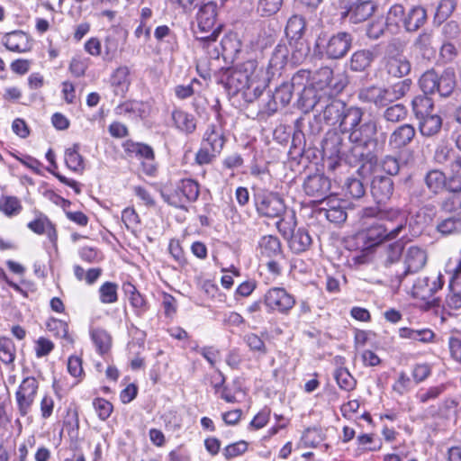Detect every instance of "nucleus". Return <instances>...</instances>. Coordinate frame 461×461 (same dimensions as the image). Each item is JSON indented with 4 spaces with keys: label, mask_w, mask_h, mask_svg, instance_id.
Segmentation results:
<instances>
[{
    "label": "nucleus",
    "mask_w": 461,
    "mask_h": 461,
    "mask_svg": "<svg viewBox=\"0 0 461 461\" xmlns=\"http://www.w3.org/2000/svg\"><path fill=\"white\" fill-rule=\"evenodd\" d=\"M358 216L359 237L368 248L397 239L408 223L406 213L397 208L366 207Z\"/></svg>",
    "instance_id": "nucleus-1"
},
{
    "label": "nucleus",
    "mask_w": 461,
    "mask_h": 461,
    "mask_svg": "<svg viewBox=\"0 0 461 461\" xmlns=\"http://www.w3.org/2000/svg\"><path fill=\"white\" fill-rule=\"evenodd\" d=\"M225 86L233 95L241 92L244 100L252 103L267 87V79L255 60H247L227 70Z\"/></svg>",
    "instance_id": "nucleus-2"
},
{
    "label": "nucleus",
    "mask_w": 461,
    "mask_h": 461,
    "mask_svg": "<svg viewBox=\"0 0 461 461\" xmlns=\"http://www.w3.org/2000/svg\"><path fill=\"white\" fill-rule=\"evenodd\" d=\"M378 131V123L374 119H368L359 125L357 129L351 131L349 140L354 143L350 150V163H361L363 166L375 161V156L371 150L365 151L370 145L377 146L375 139Z\"/></svg>",
    "instance_id": "nucleus-3"
},
{
    "label": "nucleus",
    "mask_w": 461,
    "mask_h": 461,
    "mask_svg": "<svg viewBox=\"0 0 461 461\" xmlns=\"http://www.w3.org/2000/svg\"><path fill=\"white\" fill-rule=\"evenodd\" d=\"M198 30L194 32L195 38L203 46L215 42L221 31L222 25L217 23V5L208 2L203 5L196 15Z\"/></svg>",
    "instance_id": "nucleus-4"
},
{
    "label": "nucleus",
    "mask_w": 461,
    "mask_h": 461,
    "mask_svg": "<svg viewBox=\"0 0 461 461\" xmlns=\"http://www.w3.org/2000/svg\"><path fill=\"white\" fill-rule=\"evenodd\" d=\"M253 202L260 217L274 219L286 212V206L280 194L267 189H258L253 194Z\"/></svg>",
    "instance_id": "nucleus-5"
},
{
    "label": "nucleus",
    "mask_w": 461,
    "mask_h": 461,
    "mask_svg": "<svg viewBox=\"0 0 461 461\" xmlns=\"http://www.w3.org/2000/svg\"><path fill=\"white\" fill-rule=\"evenodd\" d=\"M199 194L198 182L186 178L179 181L176 188L170 193H162V197L171 206L186 209L188 203L197 200Z\"/></svg>",
    "instance_id": "nucleus-6"
},
{
    "label": "nucleus",
    "mask_w": 461,
    "mask_h": 461,
    "mask_svg": "<svg viewBox=\"0 0 461 461\" xmlns=\"http://www.w3.org/2000/svg\"><path fill=\"white\" fill-rule=\"evenodd\" d=\"M310 76V71L299 70L294 75L288 84L292 86V88L299 95L305 107L319 110V107L322 108L323 105L321 98L315 100L317 98V92L312 87V85L309 84Z\"/></svg>",
    "instance_id": "nucleus-7"
},
{
    "label": "nucleus",
    "mask_w": 461,
    "mask_h": 461,
    "mask_svg": "<svg viewBox=\"0 0 461 461\" xmlns=\"http://www.w3.org/2000/svg\"><path fill=\"white\" fill-rule=\"evenodd\" d=\"M264 304L269 312L288 314L295 305V298L283 287H272L264 294Z\"/></svg>",
    "instance_id": "nucleus-8"
},
{
    "label": "nucleus",
    "mask_w": 461,
    "mask_h": 461,
    "mask_svg": "<svg viewBox=\"0 0 461 461\" xmlns=\"http://www.w3.org/2000/svg\"><path fill=\"white\" fill-rule=\"evenodd\" d=\"M342 17L351 23L366 21L375 11L376 5L371 0H345Z\"/></svg>",
    "instance_id": "nucleus-9"
},
{
    "label": "nucleus",
    "mask_w": 461,
    "mask_h": 461,
    "mask_svg": "<svg viewBox=\"0 0 461 461\" xmlns=\"http://www.w3.org/2000/svg\"><path fill=\"white\" fill-rule=\"evenodd\" d=\"M353 37L346 32H339L331 35L323 45L327 58L339 59L346 56L352 46Z\"/></svg>",
    "instance_id": "nucleus-10"
},
{
    "label": "nucleus",
    "mask_w": 461,
    "mask_h": 461,
    "mask_svg": "<svg viewBox=\"0 0 461 461\" xmlns=\"http://www.w3.org/2000/svg\"><path fill=\"white\" fill-rule=\"evenodd\" d=\"M313 79L314 82L312 85L318 95H332L344 88L342 83L335 82L333 70L329 67L321 68L316 72Z\"/></svg>",
    "instance_id": "nucleus-11"
},
{
    "label": "nucleus",
    "mask_w": 461,
    "mask_h": 461,
    "mask_svg": "<svg viewBox=\"0 0 461 461\" xmlns=\"http://www.w3.org/2000/svg\"><path fill=\"white\" fill-rule=\"evenodd\" d=\"M442 277L441 274L418 277L411 289L413 297L429 300L438 290L442 288L444 285Z\"/></svg>",
    "instance_id": "nucleus-12"
},
{
    "label": "nucleus",
    "mask_w": 461,
    "mask_h": 461,
    "mask_svg": "<svg viewBox=\"0 0 461 461\" xmlns=\"http://www.w3.org/2000/svg\"><path fill=\"white\" fill-rule=\"evenodd\" d=\"M331 95H317L315 100L321 98L322 108L319 107V110L313 109L317 113H321L324 122L329 125H335L340 122L343 113H345L346 104L338 99H330Z\"/></svg>",
    "instance_id": "nucleus-13"
},
{
    "label": "nucleus",
    "mask_w": 461,
    "mask_h": 461,
    "mask_svg": "<svg viewBox=\"0 0 461 461\" xmlns=\"http://www.w3.org/2000/svg\"><path fill=\"white\" fill-rule=\"evenodd\" d=\"M38 382L34 377H26L23 380L16 392L18 409L23 416L28 414L36 396Z\"/></svg>",
    "instance_id": "nucleus-14"
},
{
    "label": "nucleus",
    "mask_w": 461,
    "mask_h": 461,
    "mask_svg": "<svg viewBox=\"0 0 461 461\" xmlns=\"http://www.w3.org/2000/svg\"><path fill=\"white\" fill-rule=\"evenodd\" d=\"M2 44L12 52L24 53L32 49V42L27 33L15 30L1 34Z\"/></svg>",
    "instance_id": "nucleus-15"
},
{
    "label": "nucleus",
    "mask_w": 461,
    "mask_h": 461,
    "mask_svg": "<svg viewBox=\"0 0 461 461\" xmlns=\"http://www.w3.org/2000/svg\"><path fill=\"white\" fill-rule=\"evenodd\" d=\"M427 252L424 249L418 246H410L404 254V272L399 276V282H402V276L407 274H412L420 271L427 263Z\"/></svg>",
    "instance_id": "nucleus-16"
},
{
    "label": "nucleus",
    "mask_w": 461,
    "mask_h": 461,
    "mask_svg": "<svg viewBox=\"0 0 461 461\" xmlns=\"http://www.w3.org/2000/svg\"><path fill=\"white\" fill-rule=\"evenodd\" d=\"M303 188L307 195L321 201L328 195L330 183L323 175H313L306 178Z\"/></svg>",
    "instance_id": "nucleus-17"
},
{
    "label": "nucleus",
    "mask_w": 461,
    "mask_h": 461,
    "mask_svg": "<svg viewBox=\"0 0 461 461\" xmlns=\"http://www.w3.org/2000/svg\"><path fill=\"white\" fill-rule=\"evenodd\" d=\"M125 150L131 157L146 159L148 163H143L144 171L148 175H153L156 167L149 163L154 160V151L150 146L139 142H128L125 145Z\"/></svg>",
    "instance_id": "nucleus-18"
},
{
    "label": "nucleus",
    "mask_w": 461,
    "mask_h": 461,
    "mask_svg": "<svg viewBox=\"0 0 461 461\" xmlns=\"http://www.w3.org/2000/svg\"><path fill=\"white\" fill-rule=\"evenodd\" d=\"M371 194L377 203L387 202L393 194V181L389 176H375L371 182Z\"/></svg>",
    "instance_id": "nucleus-19"
},
{
    "label": "nucleus",
    "mask_w": 461,
    "mask_h": 461,
    "mask_svg": "<svg viewBox=\"0 0 461 461\" xmlns=\"http://www.w3.org/2000/svg\"><path fill=\"white\" fill-rule=\"evenodd\" d=\"M360 101L374 104L376 107H384L390 104L386 88L371 86L362 88L358 93Z\"/></svg>",
    "instance_id": "nucleus-20"
},
{
    "label": "nucleus",
    "mask_w": 461,
    "mask_h": 461,
    "mask_svg": "<svg viewBox=\"0 0 461 461\" xmlns=\"http://www.w3.org/2000/svg\"><path fill=\"white\" fill-rule=\"evenodd\" d=\"M122 288L136 316L142 317L149 308L147 300L131 282L124 283Z\"/></svg>",
    "instance_id": "nucleus-21"
},
{
    "label": "nucleus",
    "mask_w": 461,
    "mask_h": 461,
    "mask_svg": "<svg viewBox=\"0 0 461 461\" xmlns=\"http://www.w3.org/2000/svg\"><path fill=\"white\" fill-rule=\"evenodd\" d=\"M427 22V11L420 5L412 6L406 14L403 28L408 32H417Z\"/></svg>",
    "instance_id": "nucleus-22"
},
{
    "label": "nucleus",
    "mask_w": 461,
    "mask_h": 461,
    "mask_svg": "<svg viewBox=\"0 0 461 461\" xmlns=\"http://www.w3.org/2000/svg\"><path fill=\"white\" fill-rule=\"evenodd\" d=\"M294 93L295 92L292 88V86H289L288 82L282 83L276 88L272 95V101L267 103V111L269 113H275L278 109V104L282 107L287 105L290 103Z\"/></svg>",
    "instance_id": "nucleus-23"
},
{
    "label": "nucleus",
    "mask_w": 461,
    "mask_h": 461,
    "mask_svg": "<svg viewBox=\"0 0 461 461\" xmlns=\"http://www.w3.org/2000/svg\"><path fill=\"white\" fill-rule=\"evenodd\" d=\"M376 56L374 49L358 50L351 55L349 68L353 71H364L371 66Z\"/></svg>",
    "instance_id": "nucleus-24"
},
{
    "label": "nucleus",
    "mask_w": 461,
    "mask_h": 461,
    "mask_svg": "<svg viewBox=\"0 0 461 461\" xmlns=\"http://www.w3.org/2000/svg\"><path fill=\"white\" fill-rule=\"evenodd\" d=\"M415 136V129L411 124H403L395 129L389 138V145L393 149L407 146Z\"/></svg>",
    "instance_id": "nucleus-25"
},
{
    "label": "nucleus",
    "mask_w": 461,
    "mask_h": 461,
    "mask_svg": "<svg viewBox=\"0 0 461 461\" xmlns=\"http://www.w3.org/2000/svg\"><path fill=\"white\" fill-rule=\"evenodd\" d=\"M364 112L361 108L355 106L346 107L339 122L341 131L351 134V131L359 127Z\"/></svg>",
    "instance_id": "nucleus-26"
},
{
    "label": "nucleus",
    "mask_w": 461,
    "mask_h": 461,
    "mask_svg": "<svg viewBox=\"0 0 461 461\" xmlns=\"http://www.w3.org/2000/svg\"><path fill=\"white\" fill-rule=\"evenodd\" d=\"M399 337L401 339H411L421 343H429L433 340L435 333L429 328H411L402 327L399 329Z\"/></svg>",
    "instance_id": "nucleus-27"
},
{
    "label": "nucleus",
    "mask_w": 461,
    "mask_h": 461,
    "mask_svg": "<svg viewBox=\"0 0 461 461\" xmlns=\"http://www.w3.org/2000/svg\"><path fill=\"white\" fill-rule=\"evenodd\" d=\"M328 208H322L320 212V214H323V216L330 222L333 223H342L347 220L348 214L346 212V208L341 202L337 200H329Z\"/></svg>",
    "instance_id": "nucleus-28"
},
{
    "label": "nucleus",
    "mask_w": 461,
    "mask_h": 461,
    "mask_svg": "<svg viewBox=\"0 0 461 461\" xmlns=\"http://www.w3.org/2000/svg\"><path fill=\"white\" fill-rule=\"evenodd\" d=\"M384 68L388 75L402 77L411 72V65L406 56L384 60Z\"/></svg>",
    "instance_id": "nucleus-29"
},
{
    "label": "nucleus",
    "mask_w": 461,
    "mask_h": 461,
    "mask_svg": "<svg viewBox=\"0 0 461 461\" xmlns=\"http://www.w3.org/2000/svg\"><path fill=\"white\" fill-rule=\"evenodd\" d=\"M290 49L286 43H278L269 60V68L276 71L281 70L287 63H290Z\"/></svg>",
    "instance_id": "nucleus-30"
},
{
    "label": "nucleus",
    "mask_w": 461,
    "mask_h": 461,
    "mask_svg": "<svg viewBox=\"0 0 461 461\" xmlns=\"http://www.w3.org/2000/svg\"><path fill=\"white\" fill-rule=\"evenodd\" d=\"M288 47L290 49V63L292 65L301 64L308 56L310 47L303 39L291 40Z\"/></svg>",
    "instance_id": "nucleus-31"
},
{
    "label": "nucleus",
    "mask_w": 461,
    "mask_h": 461,
    "mask_svg": "<svg viewBox=\"0 0 461 461\" xmlns=\"http://www.w3.org/2000/svg\"><path fill=\"white\" fill-rule=\"evenodd\" d=\"M203 144L214 152L220 153L224 145V137L221 128L210 125L204 133Z\"/></svg>",
    "instance_id": "nucleus-32"
},
{
    "label": "nucleus",
    "mask_w": 461,
    "mask_h": 461,
    "mask_svg": "<svg viewBox=\"0 0 461 461\" xmlns=\"http://www.w3.org/2000/svg\"><path fill=\"white\" fill-rule=\"evenodd\" d=\"M405 14L404 7L400 4L393 5L389 8L385 21L390 32H397L400 28V24H404Z\"/></svg>",
    "instance_id": "nucleus-33"
},
{
    "label": "nucleus",
    "mask_w": 461,
    "mask_h": 461,
    "mask_svg": "<svg viewBox=\"0 0 461 461\" xmlns=\"http://www.w3.org/2000/svg\"><path fill=\"white\" fill-rule=\"evenodd\" d=\"M259 251L262 257L272 258L281 254V243L277 237L273 235L264 236L260 239Z\"/></svg>",
    "instance_id": "nucleus-34"
},
{
    "label": "nucleus",
    "mask_w": 461,
    "mask_h": 461,
    "mask_svg": "<svg viewBox=\"0 0 461 461\" xmlns=\"http://www.w3.org/2000/svg\"><path fill=\"white\" fill-rule=\"evenodd\" d=\"M172 120L176 127L183 132L192 133L196 129L194 117L183 110H174L172 112Z\"/></svg>",
    "instance_id": "nucleus-35"
},
{
    "label": "nucleus",
    "mask_w": 461,
    "mask_h": 461,
    "mask_svg": "<svg viewBox=\"0 0 461 461\" xmlns=\"http://www.w3.org/2000/svg\"><path fill=\"white\" fill-rule=\"evenodd\" d=\"M288 240L290 249L296 254L304 252L312 245V238L304 229H298Z\"/></svg>",
    "instance_id": "nucleus-36"
},
{
    "label": "nucleus",
    "mask_w": 461,
    "mask_h": 461,
    "mask_svg": "<svg viewBox=\"0 0 461 461\" xmlns=\"http://www.w3.org/2000/svg\"><path fill=\"white\" fill-rule=\"evenodd\" d=\"M413 47L419 50L424 58L432 56L435 53L432 32L429 31L420 32L414 40Z\"/></svg>",
    "instance_id": "nucleus-37"
},
{
    "label": "nucleus",
    "mask_w": 461,
    "mask_h": 461,
    "mask_svg": "<svg viewBox=\"0 0 461 461\" xmlns=\"http://www.w3.org/2000/svg\"><path fill=\"white\" fill-rule=\"evenodd\" d=\"M442 126V119L438 114H427L420 122V131L423 136L430 137L437 134Z\"/></svg>",
    "instance_id": "nucleus-38"
},
{
    "label": "nucleus",
    "mask_w": 461,
    "mask_h": 461,
    "mask_svg": "<svg viewBox=\"0 0 461 461\" xmlns=\"http://www.w3.org/2000/svg\"><path fill=\"white\" fill-rule=\"evenodd\" d=\"M437 90L440 96H449L456 87V77L454 72L445 70L440 76L438 75Z\"/></svg>",
    "instance_id": "nucleus-39"
},
{
    "label": "nucleus",
    "mask_w": 461,
    "mask_h": 461,
    "mask_svg": "<svg viewBox=\"0 0 461 461\" xmlns=\"http://www.w3.org/2000/svg\"><path fill=\"white\" fill-rule=\"evenodd\" d=\"M90 336L100 354H104L110 349L112 338L105 330L102 328H93L90 330Z\"/></svg>",
    "instance_id": "nucleus-40"
},
{
    "label": "nucleus",
    "mask_w": 461,
    "mask_h": 461,
    "mask_svg": "<svg viewBox=\"0 0 461 461\" xmlns=\"http://www.w3.org/2000/svg\"><path fill=\"white\" fill-rule=\"evenodd\" d=\"M448 288L449 292L446 297L445 305L454 310L461 308V281L452 276Z\"/></svg>",
    "instance_id": "nucleus-41"
},
{
    "label": "nucleus",
    "mask_w": 461,
    "mask_h": 461,
    "mask_svg": "<svg viewBox=\"0 0 461 461\" xmlns=\"http://www.w3.org/2000/svg\"><path fill=\"white\" fill-rule=\"evenodd\" d=\"M425 183L427 187L432 193L438 194L445 189L447 177L443 172L434 169L427 173L425 176Z\"/></svg>",
    "instance_id": "nucleus-42"
},
{
    "label": "nucleus",
    "mask_w": 461,
    "mask_h": 461,
    "mask_svg": "<svg viewBox=\"0 0 461 461\" xmlns=\"http://www.w3.org/2000/svg\"><path fill=\"white\" fill-rule=\"evenodd\" d=\"M65 162L67 167L75 171L81 172L84 169V161L79 154V144H74L72 148H68L65 151Z\"/></svg>",
    "instance_id": "nucleus-43"
},
{
    "label": "nucleus",
    "mask_w": 461,
    "mask_h": 461,
    "mask_svg": "<svg viewBox=\"0 0 461 461\" xmlns=\"http://www.w3.org/2000/svg\"><path fill=\"white\" fill-rule=\"evenodd\" d=\"M28 228L37 234L46 233L50 241H55L57 239L56 230L47 218L40 217L29 222Z\"/></svg>",
    "instance_id": "nucleus-44"
},
{
    "label": "nucleus",
    "mask_w": 461,
    "mask_h": 461,
    "mask_svg": "<svg viewBox=\"0 0 461 461\" xmlns=\"http://www.w3.org/2000/svg\"><path fill=\"white\" fill-rule=\"evenodd\" d=\"M305 30V20L302 15L294 14L287 22L285 33L291 40L302 39Z\"/></svg>",
    "instance_id": "nucleus-45"
},
{
    "label": "nucleus",
    "mask_w": 461,
    "mask_h": 461,
    "mask_svg": "<svg viewBox=\"0 0 461 461\" xmlns=\"http://www.w3.org/2000/svg\"><path fill=\"white\" fill-rule=\"evenodd\" d=\"M20 200L15 196L2 195L0 197V211L8 217L19 214L22 211Z\"/></svg>",
    "instance_id": "nucleus-46"
},
{
    "label": "nucleus",
    "mask_w": 461,
    "mask_h": 461,
    "mask_svg": "<svg viewBox=\"0 0 461 461\" xmlns=\"http://www.w3.org/2000/svg\"><path fill=\"white\" fill-rule=\"evenodd\" d=\"M406 42L400 38H393L384 47V60L396 59L404 56Z\"/></svg>",
    "instance_id": "nucleus-47"
},
{
    "label": "nucleus",
    "mask_w": 461,
    "mask_h": 461,
    "mask_svg": "<svg viewBox=\"0 0 461 461\" xmlns=\"http://www.w3.org/2000/svg\"><path fill=\"white\" fill-rule=\"evenodd\" d=\"M276 221V228L285 239H289L294 233L296 227V219L294 212L289 214L284 213Z\"/></svg>",
    "instance_id": "nucleus-48"
},
{
    "label": "nucleus",
    "mask_w": 461,
    "mask_h": 461,
    "mask_svg": "<svg viewBox=\"0 0 461 461\" xmlns=\"http://www.w3.org/2000/svg\"><path fill=\"white\" fill-rule=\"evenodd\" d=\"M447 390L446 384H440L435 386H430L427 389H420L416 398L421 403H427L430 401L438 399Z\"/></svg>",
    "instance_id": "nucleus-49"
},
{
    "label": "nucleus",
    "mask_w": 461,
    "mask_h": 461,
    "mask_svg": "<svg viewBox=\"0 0 461 461\" xmlns=\"http://www.w3.org/2000/svg\"><path fill=\"white\" fill-rule=\"evenodd\" d=\"M47 329L54 336L65 339L68 342H72V339L68 335V325L66 321L58 319H50L47 322Z\"/></svg>",
    "instance_id": "nucleus-50"
},
{
    "label": "nucleus",
    "mask_w": 461,
    "mask_h": 461,
    "mask_svg": "<svg viewBox=\"0 0 461 461\" xmlns=\"http://www.w3.org/2000/svg\"><path fill=\"white\" fill-rule=\"evenodd\" d=\"M118 285L115 283L105 282L99 288L100 301L103 303H113L118 300Z\"/></svg>",
    "instance_id": "nucleus-51"
},
{
    "label": "nucleus",
    "mask_w": 461,
    "mask_h": 461,
    "mask_svg": "<svg viewBox=\"0 0 461 461\" xmlns=\"http://www.w3.org/2000/svg\"><path fill=\"white\" fill-rule=\"evenodd\" d=\"M437 80L438 74L434 70H428L420 77L419 85L424 94H434L437 90Z\"/></svg>",
    "instance_id": "nucleus-52"
},
{
    "label": "nucleus",
    "mask_w": 461,
    "mask_h": 461,
    "mask_svg": "<svg viewBox=\"0 0 461 461\" xmlns=\"http://www.w3.org/2000/svg\"><path fill=\"white\" fill-rule=\"evenodd\" d=\"M411 84V79H404L391 86L390 87H387L386 92L390 103H393L405 95L406 93L410 90Z\"/></svg>",
    "instance_id": "nucleus-53"
},
{
    "label": "nucleus",
    "mask_w": 461,
    "mask_h": 461,
    "mask_svg": "<svg viewBox=\"0 0 461 461\" xmlns=\"http://www.w3.org/2000/svg\"><path fill=\"white\" fill-rule=\"evenodd\" d=\"M335 379L337 381L338 385L345 391H351L356 386L355 378L346 368H339L338 370H336Z\"/></svg>",
    "instance_id": "nucleus-54"
},
{
    "label": "nucleus",
    "mask_w": 461,
    "mask_h": 461,
    "mask_svg": "<svg viewBox=\"0 0 461 461\" xmlns=\"http://www.w3.org/2000/svg\"><path fill=\"white\" fill-rule=\"evenodd\" d=\"M388 31L387 23L383 18L373 20L366 28V35L369 39L377 40Z\"/></svg>",
    "instance_id": "nucleus-55"
},
{
    "label": "nucleus",
    "mask_w": 461,
    "mask_h": 461,
    "mask_svg": "<svg viewBox=\"0 0 461 461\" xmlns=\"http://www.w3.org/2000/svg\"><path fill=\"white\" fill-rule=\"evenodd\" d=\"M283 5V0H258L257 11L262 16H269L276 14Z\"/></svg>",
    "instance_id": "nucleus-56"
},
{
    "label": "nucleus",
    "mask_w": 461,
    "mask_h": 461,
    "mask_svg": "<svg viewBox=\"0 0 461 461\" xmlns=\"http://www.w3.org/2000/svg\"><path fill=\"white\" fill-rule=\"evenodd\" d=\"M346 195L355 199L363 197L366 194V188L362 181L357 178H348L345 184Z\"/></svg>",
    "instance_id": "nucleus-57"
},
{
    "label": "nucleus",
    "mask_w": 461,
    "mask_h": 461,
    "mask_svg": "<svg viewBox=\"0 0 461 461\" xmlns=\"http://www.w3.org/2000/svg\"><path fill=\"white\" fill-rule=\"evenodd\" d=\"M407 116V109L404 105L397 104L389 106L384 113V118L387 122H398Z\"/></svg>",
    "instance_id": "nucleus-58"
},
{
    "label": "nucleus",
    "mask_w": 461,
    "mask_h": 461,
    "mask_svg": "<svg viewBox=\"0 0 461 461\" xmlns=\"http://www.w3.org/2000/svg\"><path fill=\"white\" fill-rule=\"evenodd\" d=\"M14 345L10 339H0V359L5 364H11L14 360Z\"/></svg>",
    "instance_id": "nucleus-59"
},
{
    "label": "nucleus",
    "mask_w": 461,
    "mask_h": 461,
    "mask_svg": "<svg viewBox=\"0 0 461 461\" xmlns=\"http://www.w3.org/2000/svg\"><path fill=\"white\" fill-rule=\"evenodd\" d=\"M457 5L456 0H441L435 14V20L438 23L445 21L453 13Z\"/></svg>",
    "instance_id": "nucleus-60"
},
{
    "label": "nucleus",
    "mask_w": 461,
    "mask_h": 461,
    "mask_svg": "<svg viewBox=\"0 0 461 461\" xmlns=\"http://www.w3.org/2000/svg\"><path fill=\"white\" fill-rule=\"evenodd\" d=\"M437 230L444 235L454 233L461 230V221L455 217L446 218L438 223Z\"/></svg>",
    "instance_id": "nucleus-61"
},
{
    "label": "nucleus",
    "mask_w": 461,
    "mask_h": 461,
    "mask_svg": "<svg viewBox=\"0 0 461 461\" xmlns=\"http://www.w3.org/2000/svg\"><path fill=\"white\" fill-rule=\"evenodd\" d=\"M247 450L248 443L245 440H240L225 447L222 455L229 460L243 455Z\"/></svg>",
    "instance_id": "nucleus-62"
},
{
    "label": "nucleus",
    "mask_w": 461,
    "mask_h": 461,
    "mask_svg": "<svg viewBox=\"0 0 461 461\" xmlns=\"http://www.w3.org/2000/svg\"><path fill=\"white\" fill-rule=\"evenodd\" d=\"M402 244L399 241L390 244L385 252V258L384 264L385 267H389L393 263L397 262L402 254Z\"/></svg>",
    "instance_id": "nucleus-63"
},
{
    "label": "nucleus",
    "mask_w": 461,
    "mask_h": 461,
    "mask_svg": "<svg viewBox=\"0 0 461 461\" xmlns=\"http://www.w3.org/2000/svg\"><path fill=\"white\" fill-rule=\"evenodd\" d=\"M93 406L102 420H106L113 412V405L104 398H96L93 402Z\"/></svg>",
    "instance_id": "nucleus-64"
}]
</instances>
